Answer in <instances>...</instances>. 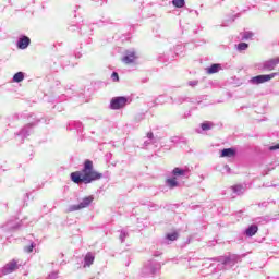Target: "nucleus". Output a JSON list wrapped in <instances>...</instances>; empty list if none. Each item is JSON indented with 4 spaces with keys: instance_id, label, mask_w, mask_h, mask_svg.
Wrapping results in <instances>:
<instances>
[{
    "instance_id": "1",
    "label": "nucleus",
    "mask_w": 279,
    "mask_h": 279,
    "mask_svg": "<svg viewBox=\"0 0 279 279\" xmlns=\"http://www.w3.org/2000/svg\"><path fill=\"white\" fill-rule=\"evenodd\" d=\"M101 178H104V173L95 171L90 159L84 161L82 171H75L70 174V180L74 184H90L96 180H101Z\"/></svg>"
},
{
    "instance_id": "2",
    "label": "nucleus",
    "mask_w": 279,
    "mask_h": 279,
    "mask_svg": "<svg viewBox=\"0 0 279 279\" xmlns=\"http://www.w3.org/2000/svg\"><path fill=\"white\" fill-rule=\"evenodd\" d=\"M160 269H162L160 262L149 260L144 265L142 276L144 278H156V275L160 272Z\"/></svg>"
},
{
    "instance_id": "3",
    "label": "nucleus",
    "mask_w": 279,
    "mask_h": 279,
    "mask_svg": "<svg viewBox=\"0 0 279 279\" xmlns=\"http://www.w3.org/2000/svg\"><path fill=\"white\" fill-rule=\"evenodd\" d=\"M216 260L226 267H234L236 263H241L242 258L241 255L229 253L228 255L217 257Z\"/></svg>"
},
{
    "instance_id": "4",
    "label": "nucleus",
    "mask_w": 279,
    "mask_h": 279,
    "mask_svg": "<svg viewBox=\"0 0 279 279\" xmlns=\"http://www.w3.org/2000/svg\"><path fill=\"white\" fill-rule=\"evenodd\" d=\"M94 201H95L94 196L84 197L80 202V204L70 205L69 208H68V213H75V210H82V208H88V206H90V204H93Z\"/></svg>"
},
{
    "instance_id": "5",
    "label": "nucleus",
    "mask_w": 279,
    "mask_h": 279,
    "mask_svg": "<svg viewBox=\"0 0 279 279\" xmlns=\"http://www.w3.org/2000/svg\"><path fill=\"white\" fill-rule=\"evenodd\" d=\"M16 269H19V262L16 259H12L0 269V272L2 276H8L9 274H14Z\"/></svg>"
},
{
    "instance_id": "6",
    "label": "nucleus",
    "mask_w": 279,
    "mask_h": 279,
    "mask_svg": "<svg viewBox=\"0 0 279 279\" xmlns=\"http://www.w3.org/2000/svg\"><path fill=\"white\" fill-rule=\"evenodd\" d=\"M37 123H40V119H36L35 121L29 122L26 124L19 133L17 136H21L22 140L27 138L29 136V133L32 132V128H35Z\"/></svg>"
},
{
    "instance_id": "7",
    "label": "nucleus",
    "mask_w": 279,
    "mask_h": 279,
    "mask_svg": "<svg viewBox=\"0 0 279 279\" xmlns=\"http://www.w3.org/2000/svg\"><path fill=\"white\" fill-rule=\"evenodd\" d=\"M231 191L233 197H241L242 195H245V192L247 191V183L235 184L231 186Z\"/></svg>"
},
{
    "instance_id": "8",
    "label": "nucleus",
    "mask_w": 279,
    "mask_h": 279,
    "mask_svg": "<svg viewBox=\"0 0 279 279\" xmlns=\"http://www.w3.org/2000/svg\"><path fill=\"white\" fill-rule=\"evenodd\" d=\"M276 77V73L272 74H265V75H257L251 80L253 84H265V82H269Z\"/></svg>"
},
{
    "instance_id": "9",
    "label": "nucleus",
    "mask_w": 279,
    "mask_h": 279,
    "mask_svg": "<svg viewBox=\"0 0 279 279\" xmlns=\"http://www.w3.org/2000/svg\"><path fill=\"white\" fill-rule=\"evenodd\" d=\"M191 172V170L189 169V167H183V168H174L172 170V175L174 178H189V173Z\"/></svg>"
},
{
    "instance_id": "10",
    "label": "nucleus",
    "mask_w": 279,
    "mask_h": 279,
    "mask_svg": "<svg viewBox=\"0 0 279 279\" xmlns=\"http://www.w3.org/2000/svg\"><path fill=\"white\" fill-rule=\"evenodd\" d=\"M215 128V124L209 121H205L201 123L199 128L196 129L197 134H204V132H208L209 130H213Z\"/></svg>"
},
{
    "instance_id": "11",
    "label": "nucleus",
    "mask_w": 279,
    "mask_h": 279,
    "mask_svg": "<svg viewBox=\"0 0 279 279\" xmlns=\"http://www.w3.org/2000/svg\"><path fill=\"white\" fill-rule=\"evenodd\" d=\"M236 156V149L223 148L220 153V158H234Z\"/></svg>"
},
{
    "instance_id": "12",
    "label": "nucleus",
    "mask_w": 279,
    "mask_h": 279,
    "mask_svg": "<svg viewBox=\"0 0 279 279\" xmlns=\"http://www.w3.org/2000/svg\"><path fill=\"white\" fill-rule=\"evenodd\" d=\"M279 64V59H270L264 64L265 71H274Z\"/></svg>"
},
{
    "instance_id": "13",
    "label": "nucleus",
    "mask_w": 279,
    "mask_h": 279,
    "mask_svg": "<svg viewBox=\"0 0 279 279\" xmlns=\"http://www.w3.org/2000/svg\"><path fill=\"white\" fill-rule=\"evenodd\" d=\"M29 43H32V40L29 39V37L23 36V37L20 38V40L17 41V47H19V49H27V47H29Z\"/></svg>"
},
{
    "instance_id": "14",
    "label": "nucleus",
    "mask_w": 279,
    "mask_h": 279,
    "mask_svg": "<svg viewBox=\"0 0 279 279\" xmlns=\"http://www.w3.org/2000/svg\"><path fill=\"white\" fill-rule=\"evenodd\" d=\"M128 104V98L120 96V97H114L111 99V106H125Z\"/></svg>"
},
{
    "instance_id": "15",
    "label": "nucleus",
    "mask_w": 279,
    "mask_h": 279,
    "mask_svg": "<svg viewBox=\"0 0 279 279\" xmlns=\"http://www.w3.org/2000/svg\"><path fill=\"white\" fill-rule=\"evenodd\" d=\"M258 232V226L257 225H251L248 228L245 229L244 234L245 236H255V234Z\"/></svg>"
},
{
    "instance_id": "16",
    "label": "nucleus",
    "mask_w": 279,
    "mask_h": 279,
    "mask_svg": "<svg viewBox=\"0 0 279 279\" xmlns=\"http://www.w3.org/2000/svg\"><path fill=\"white\" fill-rule=\"evenodd\" d=\"M68 129H70V130H77V132H83L84 125L80 121H72V122L69 123V128Z\"/></svg>"
},
{
    "instance_id": "17",
    "label": "nucleus",
    "mask_w": 279,
    "mask_h": 279,
    "mask_svg": "<svg viewBox=\"0 0 279 279\" xmlns=\"http://www.w3.org/2000/svg\"><path fill=\"white\" fill-rule=\"evenodd\" d=\"M134 60H136V53L130 52L122 59V62H124V64H132Z\"/></svg>"
},
{
    "instance_id": "18",
    "label": "nucleus",
    "mask_w": 279,
    "mask_h": 279,
    "mask_svg": "<svg viewBox=\"0 0 279 279\" xmlns=\"http://www.w3.org/2000/svg\"><path fill=\"white\" fill-rule=\"evenodd\" d=\"M219 71H221V64H219V63H214L210 65V68L207 69L208 75L219 73Z\"/></svg>"
},
{
    "instance_id": "19",
    "label": "nucleus",
    "mask_w": 279,
    "mask_h": 279,
    "mask_svg": "<svg viewBox=\"0 0 279 279\" xmlns=\"http://www.w3.org/2000/svg\"><path fill=\"white\" fill-rule=\"evenodd\" d=\"M95 263V256L92 253H87L84 258V267H90Z\"/></svg>"
},
{
    "instance_id": "20",
    "label": "nucleus",
    "mask_w": 279,
    "mask_h": 279,
    "mask_svg": "<svg viewBox=\"0 0 279 279\" xmlns=\"http://www.w3.org/2000/svg\"><path fill=\"white\" fill-rule=\"evenodd\" d=\"M170 142H172L174 145H179V143H186V138L182 135H174L170 137Z\"/></svg>"
},
{
    "instance_id": "21",
    "label": "nucleus",
    "mask_w": 279,
    "mask_h": 279,
    "mask_svg": "<svg viewBox=\"0 0 279 279\" xmlns=\"http://www.w3.org/2000/svg\"><path fill=\"white\" fill-rule=\"evenodd\" d=\"M147 141L144 142V147H149V145H151V143H156V138L154 137V133L153 132H148L147 133Z\"/></svg>"
},
{
    "instance_id": "22",
    "label": "nucleus",
    "mask_w": 279,
    "mask_h": 279,
    "mask_svg": "<svg viewBox=\"0 0 279 279\" xmlns=\"http://www.w3.org/2000/svg\"><path fill=\"white\" fill-rule=\"evenodd\" d=\"M128 236H130V233L128 232V230L121 229L120 230V236H119L120 242L125 243V240L128 239Z\"/></svg>"
},
{
    "instance_id": "23",
    "label": "nucleus",
    "mask_w": 279,
    "mask_h": 279,
    "mask_svg": "<svg viewBox=\"0 0 279 279\" xmlns=\"http://www.w3.org/2000/svg\"><path fill=\"white\" fill-rule=\"evenodd\" d=\"M166 183L169 186V189H175L177 186H180V183L175 181V179H168Z\"/></svg>"
},
{
    "instance_id": "24",
    "label": "nucleus",
    "mask_w": 279,
    "mask_h": 279,
    "mask_svg": "<svg viewBox=\"0 0 279 279\" xmlns=\"http://www.w3.org/2000/svg\"><path fill=\"white\" fill-rule=\"evenodd\" d=\"M23 80H25V74H23V72H17L14 74L13 76V82H23Z\"/></svg>"
},
{
    "instance_id": "25",
    "label": "nucleus",
    "mask_w": 279,
    "mask_h": 279,
    "mask_svg": "<svg viewBox=\"0 0 279 279\" xmlns=\"http://www.w3.org/2000/svg\"><path fill=\"white\" fill-rule=\"evenodd\" d=\"M178 232H172V233H168L166 234V241H178Z\"/></svg>"
},
{
    "instance_id": "26",
    "label": "nucleus",
    "mask_w": 279,
    "mask_h": 279,
    "mask_svg": "<svg viewBox=\"0 0 279 279\" xmlns=\"http://www.w3.org/2000/svg\"><path fill=\"white\" fill-rule=\"evenodd\" d=\"M174 8H184V0H172Z\"/></svg>"
},
{
    "instance_id": "27",
    "label": "nucleus",
    "mask_w": 279,
    "mask_h": 279,
    "mask_svg": "<svg viewBox=\"0 0 279 279\" xmlns=\"http://www.w3.org/2000/svg\"><path fill=\"white\" fill-rule=\"evenodd\" d=\"M32 117H34V113H21L20 116H17V119H28V120H31Z\"/></svg>"
},
{
    "instance_id": "28",
    "label": "nucleus",
    "mask_w": 279,
    "mask_h": 279,
    "mask_svg": "<svg viewBox=\"0 0 279 279\" xmlns=\"http://www.w3.org/2000/svg\"><path fill=\"white\" fill-rule=\"evenodd\" d=\"M34 247H36V243L32 242L29 246L25 247V252L32 254V252H34Z\"/></svg>"
},
{
    "instance_id": "29",
    "label": "nucleus",
    "mask_w": 279,
    "mask_h": 279,
    "mask_svg": "<svg viewBox=\"0 0 279 279\" xmlns=\"http://www.w3.org/2000/svg\"><path fill=\"white\" fill-rule=\"evenodd\" d=\"M247 47H248V45L245 44V43H240V44L238 45L239 51H245V49H247Z\"/></svg>"
},
{
    "instance_id": "30",
    "label": "nucleus",
    "mask_w": 279,
    "mask_h": 279,
    "mask_svg": "<svg viewBox=\"0 0 279 279\" xmlns=\"http://www.w3.org/2000/svg\"><path fill=\"white\" fill-rule=\"evenodd\" d=\"M47 279H58V271L49 274Z\"/></svg>"
},
{
    "instance_id": "31",
    "label": "nucleus",
    "mask_w": 279,
    "mask_h": 279,
    "mask_svg": "<svg viewBox=\"0 0 279 279\" xmlns=\"http://www.w3.org/2000/svg\"><path fill=\"white\" fill-rule=\"evenodd\" d=\"M143 119H145V113H138V114L135 117V121H143Z\"/></svg>"
},
{
    "instance_id": "32",
    "label": "nucleus",
    "mask_w": 279,
    "mask_h": 279,
    "mask_svg": "<svg viewBox=\"0 0 279 279\" xmlns=\"http://www.w3.org/2000/svg\"><path fill=\"white\" fill-rule=\"evenodd\" d=\"M111 77H112L113 82H119V73L113 72V73L111 74Z\"/></svg>"
},
{
    "instance_id": "33",
    "label": "nucleus",
    "mask_w": 279,
    "mask_h": 279,
    "mask_svg": "<svg viewBox=\"0 0 279 279\" xmlns=\"http://www.w3.org/2000/svg\"><path fill=\"white\" fill-rule=\"evenodd\" d=\"M193 110H195V108H192L191 110H189L187 112H185L183 114V119H189V117H191V112H193Z\"/></svg>"
},
{
    "instance_id": "34",
    "label": "nucleus",
    "mask_w": 279,
    "mask_h": 279,
    "mask_svg": "<svg viewBox=\"0 0 279 279\" xmlns=\"http://www.w3.org/2000/svg\"><path fill=\"white\" fill-rule=\"evenodd\" d=\"M109 108H110V110H121V108H123V106H110Z\"/></svg>"
},
{
    "instance_id": "35",
    "label": "nucleus",
    "mask_w": 279,
    "mask_h": 279,
    "mask_svg": "<svg viewBox=\"0 0 279 279\" xmlns=\"http://www.w3.org/2000/svg\"><path fill=\"white\" fill-rule=\"evenodd\" d=\"M269 149L270 151H276V149H279V144L270 146Z\"/></svg>"
},
{
    "instance_id": "36",
    "label": "nucleus",
    "mask_w": 279,
    "mask_h": 279,
    "mask_svg": "<svg viewBox=\"0 0 279 279\" xmlns=\"http://www.w3.org/2000/svg\"><path fill=\"white\" fill-rule=\"evenodd\" d=\"M225 169H226L227 173H230V166L226 165Z\"/></svg>"
},
{
    "instance_id": "37",
    "label": "nucleus",
    "mask_w": 279,
    "mask_h": 279,
    "mask_svg": "<svg viewBox=\"0 0 279 279\" xmlns=\"http://www.w3.org/2000/svg\"><path fill=\"white\" fill-rule=\"evenodd\" d=\"M259 206L266 207L267 206V202L260 203Z\"/></svg>"
},
{
    "instance_id": "38",
    "label": "nucleus",
    "mask_w": 279,
    "mask_h": 279,
    "mask_svg": "<svg viewBox=\"0 0 279 279\" xmlns=\"http://www.w3.org/2000/svg\"><path fill=\"white\" fill-rule=\"evenodd\" d=\"M16 228H19V226L12 227L13 230H16Z\"/></svg>"
},
{
    "instance_id": "39",
    "label": "nucleus",
    "mask_w": 279,
    "mask_h": 279,
    "mask_svg": "<svg viewBox=\"0 0 279 279\" xmlns=\"http://www.w3.org/2000/svg\"><path fill=\"white\" fill-rule=\"evenodd\" d=\"M1 276H3V274H1V271H0V278H1Z\"/></svg>"
}]
</instances>
